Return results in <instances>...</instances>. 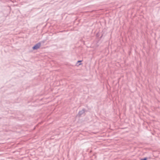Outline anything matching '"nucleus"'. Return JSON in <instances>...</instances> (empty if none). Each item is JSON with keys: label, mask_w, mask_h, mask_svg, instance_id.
I'll list each match as a JSON object with an SVG mask.
<instances>
[{"label": "nucleus", "mask_w": 160, "mask_h": 160, "mask_svg": "<svg viewBox=\"0 0 160 160\" xmlns=\"http://www.w3.org/2000/svg\"><path fill=\"white\" fill-rule=\"evenodd\" d=\"M85 108H83L82 110L79 111L77 116L79 117H81L82 115H84V116L85 115Z\"/></svg>", "instance_id": "f257e3e1"}, {"label": "nucleus", "mask_w": 160, "mask_h": 160, "mask_svg": "<svg viewBox=\"0 0 160 160\" xmlns=\"http://www.w3.org/2000/svg\"><path fill=\"white\" fill-rule=\"evenodd\" d=\"M41 42H38L34 45L32 48L33 50H37L41 46Z\"/></svg>", "instance_id": "f03ea898"}, {"label": "nucleus", "mask_w": 160, "mask_h": 160, "mask_svg": "<svg viewBox=\"0 0 160 160\" xmlns=\"http://www.w3.org/2000/svg\"><path fill=\"white\" fill-rule=\"evenodd\" d=\"M82 61L81 60H78V61L77 62V64H78L77 65L78 66H79L82 64V63L81 62Z\"/></svg>", "instance_id": "7ed1b4c3"}, {"label": "nucleus", "mask_w": 160, "mask_h": 160, "mask_svg": "<svg viewBox=\"0 0 160 160\" xmlns=\"http://www.w3.org/2000/svg\"><path fill=\"white\" fill-rule=\"evenodd\" d=\"M147 160V157H145L143 158H142L140 159V160Z\"/></svg>", "instance_id": "20e7f679"}, {"label": "nucleus", "mask_w": 160, "mask_h": 160, "mask_svg": "<svg viewBox=\"0 0 160 160\" xmlns=\"http://www.w3.org/2000/svg\"><path fill=\"white\" fill-rule=\"evenodd\" d=\"M46 41L45 40H43L42 41H41V42H41V43H44Z\"/></svg>", "instance_id": "39448f33"}]
</instances>
